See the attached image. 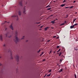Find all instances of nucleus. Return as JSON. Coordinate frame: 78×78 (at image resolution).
Returning <instances> with one entry per match:
<instances>
[{"label":"nucleus","instance_id":"obj_1","mask_svg":"<svg viewBox=\"0 0 78 78\" xmlns=\"http://www.w3.org/2000/svg\"><path fill=\"white\" fill-rule=\"evenodd\" d=\"M16 59L17 62H19V55H16Z\"/></svg>","mask_w":78,"mask_h":78},{"label":"nucleus","instance_id":"obj_2","mask_svg":"<svg viewBox=\"0 0 78 78\" xmlns=\"http://www.w3.org/2000/svg\"><path fill=\"white\" fill-rule=\"evenodd\" d=\"M9 27L11 30H14L13 27H12V23H11V26H9Z\"/></svg>","mask_w":78,"mask_h":78},{"label":"nucleus","instance_id":"obj_3","mask_svg":"<svg viewBox=\"0 0 78 78\" xmlns=\"http://www.w3.org/2000/svg\"><path fill=\"white\" fill-rule=\"evenodd\" d=\"M22 0L19 2V4L21 6H22Z\"/></svg>","mask_w":78,"mask_h":78},{"label":"nucleus","instance_id":"obj_4","mask_svg":"<svg viewBox=\"0 0 78 78\" xmlns=\"http://www.w3.org/2000/svg\"><path fill=\"white\" fill-rule=\"evenodd\" d=\"M15 39H16V41H17L18 42H19V39H18V37L16 36H15Z\"/></svg>","mask_w":78,"mask_h":78},{"label":"nucleus","instance_id":"obj_5","mask_svg":"<svg viewBox=\"0 0 78 78\" xmlns=\"http://www.w3.org/2000/svg\"><path fill=\"white\" fill-rule=\"evenodd\" d=\"M50 28V27H46L45 28H44V31H46L47 30V29L49 28Z\"/></svg>","mask_w":78,"mask_h":78},{"label":"nucleus","instance_id":"obj_6","mask_svg":"<svg viewBox=\"0 0 78 78\" xmlns=\"http://www.w3.org/2000/svg\"><path fill=\"white\" fill-rule=\"evenodd\" d=\"M18 13L19 15V16H21V12H20V11H18Z\"/></svg>","mask_w":78,"mask_h":78},{"label":"nucleus","instance_id":"obj_7","mask_svg":"<svg viewBox=\"0 0 78 78\" xmlns=\"http://www.w3.org/2000/svg\"><path fill=\"white\" fill-rule=\"evenodd\" d=\"M65 4H62V5H61V6L63 7L64 6H65Z\"/></svg>","mask_w":78,"mask_h":78},{"label":"nucleus","instance_id":"obj_8","mask_svg":"<svg viewBox=\"0 0 78 78\" xmlns=\"http://www.w3.org/2000/svg\"><path fill=\"white\" fill-rule=\"evenodd\" d=\"M74 27V26H73H73H70V28L71 29H72V28H73Z\"/></svg>","mask_w":78,"mask_h":78},{"label":"nucleus","instance_id":"obj_9","mask_svg":"<svg viewBox=\"0 0 78 78\" xmlns=\"http://www.w3.org/2000/svg\"><path fill=\"white\" fill-rule=\"evenodd\" d=\"M55 20H54L53 21H51V23H53L52 24H53L55 23Z\"/></svg>","mask_w":78,"mask_h":78},{"label":"nucleus","instance_id":"obj_10","mask_svg":"<svg viewBox=\"0 0 78 78\" xmlns=\"http://www.w3.org/2000/svg\"><path fill=\"white\" fill-rule=\"evenodd\" d=\"M0 39L1 40H2V41H3V38H2V36H1L0 37Z\"/></svg>","mask_w":78,"mask_h":78},{"label":"nucleus","instance_id":"obj_11","mask_svg":"<svg viewBox=\"0 0 78 78\" xmlns=\"http://www.w3.org/2000/svg\"><path fill=\"white\" fill-rule=\"evenodd\" d=\"M16 17V15H12V17Z\"/></svg>","mask_w":78,"mask_h":78},{"label":"nucleus","instance_id":"obj_12","mask_svg":"<svg viewBox=\"0 0 78 78\" xmlns=\"http://www.w3.org/2000/svg\"><path fill=\"white\" fill-rule=\"evenodd\" d=\"M16 34V35H18V32H17V31H16L15 33Z\"/></svg>","mask_w":78,"mask_h":78},{"label":"nucleus","instance_id":"obj_13","mask_svg":"<svg viewBox=\"0 0 78 78\" xmlns=\"http://www.w3.org/2000/svg\"><path fill=\"white\" fill-rule=\"evenodd\" d=\"M78 24H77V23H76V24H74L73 26L74 27L75 26H76Z\"/></svg>","mask_w":78,"mask_h":78},{"label":"nucleus","instance_id":"obj_14","mask_svg":"<svg viewBox=\"0 0 78 78\" xmlns=\"http://www.w3.org/2000/svg\"><path fill=\"white\" fill-rule=\"evenodd\" d=\"M51 75V73H50L49 74V75H47V76H46L49 77V76H50V75Z\"/></svg>","mask_w":78,"mask_h":78},{"label":"nucleus","instance_id":"obj_15","mask_svg":"<svg viewBox=\"0 0 78 78\" xmlns=\"http://www.w3.org/2000/svg\"><path fill=\"white\" fill-rule=\"evenodd\" d=\"M62 52H60V53H59V56H60V55H61V54H62Z\"/></svg>","mask_w":78,"mask_h":78},{"label":"nucleus","instance_id":"obj_16","mask_svg":"<svg viewBox=\"0 0 78 78\" xmlns=\"http://www.w3.org/2000/svg\"><path fill=\"white\" fill-rule=\"evenodd\" d=\"M76 18H75V19H74V20L73 19V23H74V22L75 21V20H76Z\"/></svg>","mask_w":78,"mask_h":78},{"label":"nucleus","instance_id":"obj_17","mask_svg":"<svg viewBox=\"0 0 78 78\" xmlns=\"http://www.w3.org/2000/svg\"><path fill=\"white\" fill-rule=\"evenodd\" d=\"M44 54V52H43L42 54L40 55V56H41L42 55H43Z\"/></svg>","mask_w":78,"mask_h":78},{"label":"nucleus","instance_id":"obj_18","mask_svg":"<svg viewBox=\"0 0 78 78\" xmlns=\"http://www.w3.org/2000/svg\"><path fill=\"white\" fill-rule=\"evenodd\" d=\"M44 54V52H43L42 54L40 55V56H41L42 55H43Z\"/></svg>","mask_w":78,"mask_h":78},{"label":"nucleus","instance_id":"obj_19","mask_svg":"<svg viewBox=\"0 0 78 78\" xmlns=\"http://www.w3.org/2000/svg\"><path fill=\"white\" fill-rule=\"evenodd\" d=\"M24 9V10L23 11V13H24L25 12V9Z\"/></svg>","mask_w":78,"mask_h":78},{"label":"nucleus","instance_id":"obj_20","mask_svg":"<svg viewBox=\"0 0 78 78\" xmlns=\"http://www.w3.org/2000/svg\"><path fill=\"white\" fill-rule=\"evenodd\" d=\"M73 6H71V7H69V9H71V8H73Z\"/></svg>","mask_w":78,"mask_h":78},{"label":"nucleus","instance_id":"obj_21","mask_svg":"<svg viewBox=\"0 0 78 78\" xmlns=\"http://www.w3.org/2000/svg\"><path fill=\"white\" fill-rule=\"evenodd\" d=\"M1 73H2V74H3V71H0Z\"/></svg>","mask_w":78,"mask_h":78},{"label":"nucleus","instance_id":"obj_22","mask_svg":"<svg viewBox=\"0 0 78 78\" xmlns=\"http://www.w3.org/2000/svg\"><path fill=\"white\" fill-rule=\"evenodd\" d=\"M60 50H61V49H60L58 51H57V52H59L60 51Z\"/></svg>","mask_w":78,"mask_h":78},{"label":"nucleus","instance_id":"obj_23","mask_svg":"<svg viewBox=\"0 0 78 78\" xmlns=\"http://www.w3.org/2000/svg\"><path fill=\"white\" fill-rule=\"evenodd\" d=\"M10 56H12V53L11 52V51H10Z\"/></svg>","mask_w":78,"mask_h":78},{"label":"nucleus","instance_id":"obj_24","mask_svg":"<svg viewBox=\"0 0 78 78\" xmlns=\"http://www.w3.org/2000/svg\"><path fill=\"white\" fill-rule=\"evenodd\" d=\"M8 37L9 38H10L11 37H12V36L10 35V36H9Z\"/></svg>","mask_w":78,"mask_h":78},{"label":"nucleus","instance_id":"obj_25","mask_svg":"<svg viewBox=\"0 0 78 78\" xmlns=\"http://www.w3.org/2000/svg\"><path fill=\"white\" fill-rule=\"evenodd\" d=\"M10 59H13V58H12V56H11L10 57Z\"/></svg>","mask_w":78,"mask_h":78},{"label":"nucleus","instance_id":"obj_26","mask_svg":"<svg viewBox=\"0 0 78 78\" xmlns=\"http://www.w3.org/2000/svg\"><path fill=\"white\" fill-rule=\"evenodd\" d=\"M5 23H2L1 25H4V24H5Z\"/></svg>","mask_w":78,"mask_h":78},{"label":"nucleus","instance_id":"obj_27","mask_svg":"<svg viewBox=\"0 0 78 78\" xmlns=\"http://www.w3.org/2000/svg\"><path fill=\"white\" fill-rule=\"evenodd\" d=\"M15 42L16 43V44H17V41H15Z\"/></svg>","mask_w":78,"mask_h":78},{"label":"nucleus","instance_id":"obj_28","mask_svg":"<svg viewBox=\"0 0 78 78\" xmlns=\"http://www.w3.org/2000/svg\"><path fill=\"white\" fill-rule=\"evenodd\" d=\"M51 9V8H49L48 9V10H50Z\"/></svg>","mask_w":78,"mask_h":78},{"label":"nucleus","instance_id":"obj_29","mask_svg":"<svg viewBox=\"0 0 78 78\" xmlns=\"http://www.w3.org/2000/svg\"><path fill=\"white\" fill-rule=\"evenodd\" d=\"M74 75H75V78H76V76L75 74H74Z\"/></svg>","mask_w":78,"mask_h":78},{"label":"nucleus","instance_id":"obj_30","mask_svg":"<svg viewBox=\"0 0 78 78\" xmlns=\"http://www.w3.org/2000/svg\"><path fill=\"white\" fill-rule=\"evenodd\" d=\"M43 26H41L40 27V28H42V27H43Z\"/></svg>","mask_w":78,"mask_h":78},{"label":"nucleus","instance_id":"obj_31","mask_svg":"<svg viewBox=\"0 0 78 78\" xmlns=\"http://www.w3.org/2000/svg\"><path fill=\"white\" fill-rule=\"evenodd\" d=\"M62 70H63V69H61V70L60 71H61V72H62Z\"/></svg>","mask_w":78,"mask_h":78},{"label":"nucleus","instance_id":"obj_32","mask_svg":"<svg viewBox=\"0 0 78 78\" xmlns=\"http://www.w3.org/2000/svg\"><path fill=\"white\" fill-rule=\"evenodd\" d=\"M68 15H66L67 16L66 17V18H67L68 17Z\"/></svg>","mask_w":78,"mask_h":78},{"label":"nucleus","instance_id":"obj_33","mask_svg":"<svg viewBox=\"0 0 78 78\" xmlns=\"http://www.w3.org/2000/svg\"><path fill=\"white\" fill-rule=\"evenodd\" d=\"M45 61V59H44L43 61V62H44Z\"/></svg>","mask_w":78,"mask_h":78},{"label":"nucleus","instance_id":"obj_34","mask_svg":"<svg viewBox=\"0 0 78 78\" xmlns=\"http://www.w3.org/2000/svg\"><path fill=\"white\" fill-rule=\"evenodd\" d=\"M51 70H50L48 72H49V73H50L51 72Z\"/></svg>","mask_w":78,"mask_h":78},{"label":"nucleus","instance_id":"obj_35","mask_svg":"<svg viewBox=\"0 0 78 78\" xmlns=\"http://www.w3.org/2000/svg\"><path fill=\"white\" fill-rule=\"evenodd\" d=\"M66 2V0H64L63 1V2L64 3Z\"/></svg>","mask_w":78,"mask_h":78},{"label":"nucleus","instance_id":"obj_36","mask_svg":"<svg viewBox=\"0 0 78 78\" xmlns=\"http://www.w3.org/2000/svg\"><path fill=\"white\" fill-rule=\"evenodd\" d=\"M56 37V36H53V38H55Z\"/></svg>","mask_w":78,"mask_h":78},{"label":"nucleus","instance_id":"obj_37","mask_svg":"<svg viewBox=\"0 0 78 78\" xmlns=\"http://www.w3.org/2000/svg\"><path fill=\"white\" fill-rule=\"evenodd\" d=\"M25 38H23V37L21 38V39H24Z\"/></svg>","mask_w":78,"mask_h":78},{"label":"nucleus","instance_id":"obj_38","mask_svg":"<svg viewBox=\"0 0 78 78\" xmlns=\"http://www.w3.org/2000/svg\"><path fill=\"white\" fill-rule=\"evenodd\" d=\"M59 47V46H57V48H58Z\"/></svg>","mask_w":78,"mask_h":78},{"label":"nucleus","instance_id":"obj_39","mask_svg":"<svg viewBox=\"0 0 78 78\" xmlns=\"http://www.w3.org/2000/svg\"><path fill=\"white\" fill-rule=\"evenodd\" d=\"M7 29V28H5V31H6Z\"/></svg>","mask_w":78,"mask_h":78},{"label":"nucleus","instance_id":"obj_40","mask_svg":"<svg viewBox=\"0 0 78 78\" xmlns=\"http://www.w3.org/2000/svg\"><path fill=\"white\" fill-rule=\"evenodd\" d=\"M11 51L9 49V51H8V53H9V51Z\"/></svg>","mask_w":78,"mask_h":78},{"label":"nucleus","instance_id":"obj_41","mask_svg":"<svg viewBox=\"0 0 78 78\" xmlns=\"http://www.w3.org/2000/svg\"><path fill=\"white\" fill-rule=\"evenodd\" d=\"M69 7H65V8L66 9L68 8Z\"/></svg>","mask_w":78,"mask_h":78},{"label":"nucleus","instance_id":"obj_42","mask_svg":"<svg viewBox=\"0 0 78 78\" xmlns=\"http://www.w3.org/2000/svg\"><path fill=\"white\" fill-rule=\"evenodd\" d=\"M7 23H10V22H7Z\"/></svg>","mask_w":78,"mask_h":78},{"label":"nucleus","instance_id":"obj_43","mask_svg":"<svg viewBox=\"0 0 78 78\" xmlns=\"http://www.w3.org/2000/svg\"><path fill=\"white\" fill-rule=\"evenodd\" d=\"M62 59H60V62H62Z\"/></svg>","mask_w":78,"mask_h":78},{"label":"nucleus","instance_id":"obj_44","mask_svg":"<svg viewBox=\"0 0 78 78\" xmlns=\"http://www.w3.org/2000/svg\"><path fill=\"white\" fill-rule=\"evenodd\" d=\"M56 50H55L54 52V53H55L56 52Z\"/></svg>","mask_w":78,"mask_h":78},{"label":"nucleus","instance_id":"obj_45","mask_svg":"<svg viewBox=\"0 0 78 78\" xmlns=\"http://www.w3.org/2000/svg\"><path fill=\"white\" fill-rule=\"evenodd\" d=\"M76 2V1H74V2H73V3H75Z\"/></svg>","mask_w":78,"mask_h":78},{"label":"nucleus","instance_id":"obj_46","mask_svg":"<svg viewBox=\"0 0 78 78\" xmlns=\"http://www.w3.org/2000/svg\"><path fill=\"white\" fill-rule=\"evenodd\" d=\"M15 35V36H16V37H17L18 35L16 34V35Z\"/></svg>","mask_w":78,"mask_h":78},{"label":"nucleus","instance_id":"obj_47","mask_svg":"<svg viewBox=\"0 0 78 78\" xmlns=\"http://www.w3.org/2000/svg\"><path fill=\"white\" fill-rule=\"evenodd\" d=\"M37 23V24L38 23H39V22L38 23Z\"/></svg>","mask_w":78,"mask_h":78},{"label":"nucleus","instance_id":"obj_48","mask_svg":"<svg viewBox=\"0 0 78 78\" xmlns=\"http://www.w3.org/2000/svg\"><path fill=\"white\" fill-rule=\"evenodd\" d=\"M51 53V50L50 51V53H49V54Z\"/></svg>","mask_w":78,"mask_h":78},{"label":"nucleus","instance_id":"obj_49","mask_svg":"<svg viewBox=\"0 0 78 78\" xmlns=\"http://www.w3.org/2000/svg\"><path fill=\"white\" fill-rule=\"evenodd\" d=\"M62 25H64V23H63L62 24Z\"/></svg>","mask_w":78,"mask_h":78},{"label":"nucleus","instance_id":"obj_50","mask_svg":"<svg viewBox=\"0 0 78 78\" xmlns=\"http://www.w3.org/2000/svg\"><path fill=\"white\" fill-rule=\"evenodd\" d=\"M50 41V40H48V42H49Z\"/></svg>","mask_w":78,"mask_h":78},{"label":"nucleus","instance_id":"obj_51","mask_svg":"<svg viewBox=\"0 0 78 78\" xmlns=\"http://www.w3.org/2000/svg\"><path fill=\"white\" fill-rule=\"evenodd\" d=\"M2 66V63H0V66Z\"/></svg>","mask_w":78,"mask_h":78},{"label":"nucleus","instance_id":"obj_52","mask_svg":"<svg viewBox=\"0 0 78 78\" xmlns=\"http://www.w3.org/2000/svg\"><path fill=\"white\" fill-rule=\"evenodd\" d=\"M66 21H65V23H66Z\"/></svg>","mask_w":78,"mask_h":78},{"label":"nucleus","instance_id":"obj_53","mask_svg":"<svg viewBox=\"0 0 78 78\" xmlns=\"http://www.w3.org/2000/svg\"><path fill=\"white\" fill-rule=\"evenodd\" d=\"M38 53H39V50L38 51Z\"/></svg>","mask_w":78,"mask_h":78},{"label":"nucleus","instance_id":"obj_54","mask_svg":"<svg viewBox=\"0 0 78 78\" xmlns=\"http://www.w3.org/2000/svg\"><path fill=\"white\" fill-rule=\"evenodd\" d=\"M42 42H44V40H43L42 41Z\"/></svg>","mask_w":78,"mask_h":78},{"label":"nucleus","instance_id":"obj_55","mask_svg":"<svg viewBox=\"0 0 78 78\" xmlns=\"http://www.w3.org/2000/svg\"><path fill=\"white\" fill-rule=\"evenodd\" d=\"M19 20V19H18H18H16V20L17 21V20Z\"/></svg>","mask_w":78,"mask_h":78},{"label":"nucleus","instance_id":"obj_56","mask_svg":"<svg viewBox=\"0 0 78 78\" xmlns=\"http://www.w3.org/2000/svg\"><path fill=\"white\" fill-rule=\"evenodd\" d=\"M3 46H4V47H5V44H4Z\"/></svg>","mask_w":78,"mask_h":78},{"label":"nucleus","instance_id":"obj_57","mask_svg":"<svg viewBox=\"0 0 78 78\" xmlns=\"http://www.w3.org/2000/svg\"><path fill=\"white\" fill-rule=\"evenodd\" d=\"M16 17H17V18H18V16H16Z\"/></svg>","mask_w":78,"mask_h":78},{"label":"nucleus","instance_id":"obj_58","mask_svg":"<svg viewBox=\"0 0 78 78\" xmlns=\"http://www.w3.org/2000/svg\"><path fill=\"white\" fill-rule=\"evenodd\" d=\"M62 24H60V26H62Z\"/></svg>","mask_w":78,"mask_h":78},{"label":"nucleus","instance_id":"obj_59","mask_svg":"<svg viewBox=\"0 0 78 78\" xmlns=\"http://www.w3.org/2000/svg\"><path fill=\"white\" fill-rule=\"evenodd\" d=\"M23 38H24V37H25V36H23Z\"/></svg>","mask_w":78,"mask_h":78},{"label":"nucleus","instance_id":"obj_60","mask_svg":"<svg viewBox=\"0 0 78 78\" xmlns=\"http://www.w3.org/2000/svg\"><path fill=\"white\" fill-rule=\"evenodd\" d=\"M28 40H27V41H26V42H28Z\"/></svg>","mask_w":78,"mask_h":78},{"label":"nucleus","instance_id":"obj_61","mask_svg":"<svg viewBox=\"0 0 78 78\" xmlns=\"http://www.w3.org/2000/svg\"><path fill=\"white\" fill-rule=\"evenodd\" d=\"M45 76H46L45 75V76H44V77H45Z\"/></svg>","mask_w":78,"mask_h":78},{"label":"nucleus","instance_id":"obj_62","mask_svg":"<svg viewBox=\"0 0 78 78\" xmlns=\"http://www.w3.org/2000/svg\"><path fill=\"white\" fill-rule=\"evenodd\" d=\"M58 19H55V21H56V20H57Z\"/></svg>","mask_w":78,"mask_h":78},{"label":"nucleus","instance_id":"obj_63","mask_svg":"<svg viewBox=\"0 0 78 78\" xmlns=\"http://www.w3.org/2000/svg\"><path fill=\"white\" fill-rule=\"evenodd\" d=\"M60 76H59L57 78H60Z\"/></svg>","mask_w":78,"mask_h":78},{"label":"nucleus","instance_id":"obj_64","mask_svg":"<svg viewBox=\"0 0 78 78\" xmlns=\"http://www.w3.org/2000/svg\"><path fill=\"white\" fill-rule=\"evenodd\" d=\"M5 23L7 22V21H5Z\"/></svg>","mask_w":78,"mask_h":78}]
</instances>
